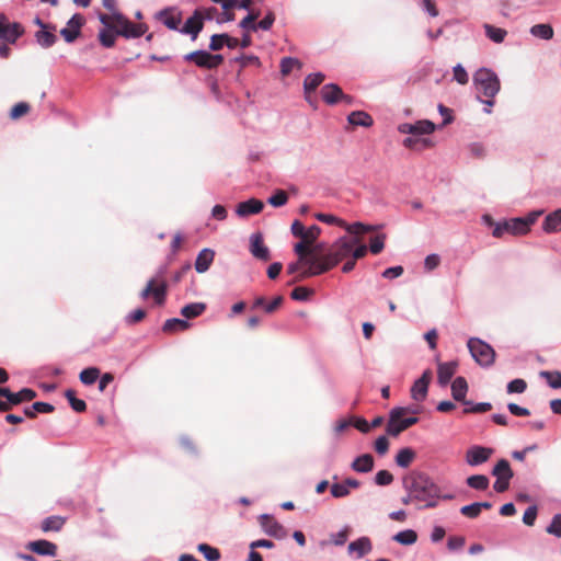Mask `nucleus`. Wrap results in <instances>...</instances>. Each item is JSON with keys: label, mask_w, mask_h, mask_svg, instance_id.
I'll return each mask as SVG.
<instances>
[{"label": "nucleus", "mask_w": 561, "mask_h": 561, "mask_svg": "<svg viewBox=\"0 0 561 561\" xmlns=\"http://www.w3.org/2000/svg\"><path fill=\"white\" fill-rule=\"evenodd\" d=\"M36 392L30 388H23L19 392H12L9 390L8 399L4 403L8 405V411L12 409L13 405H18L22 402L32 401L36 398Z\"/></svg>", "instance_id": "21"}, {"label": "nucleus", "mask_w": 561, "mask_h": 561, "mask_svg": "<svg viewBox=\"0 0 561 561\" xmlns=\"http://www.w3.org/2000/svg\"><path fill=\"white\" fill-rule=\"evenodd\" d=\"M264 204L256 198H250L237 205L236 213L239 217H248L262 211Z\"/></svg>", "instance_id": "22"}, {"label": "nucleus", "mask_w": 561, "mask_h": 561, "mask_svg": "<svg viewBox=\"0 0 561 561\" xmlns=\"http://www.w3.org/2000/svg\"><path fill=\"white\" fill-rule=\"evenodd\" d=\"M288 201V195L283 190H277L268 199V204L273 207H282L284 206Z\"/></svg>", "instance_id": "54"}, {"label": "nucleus", "mask_w": 561, "mask_h": 561, "mask_svg": "<svg viewBox=\"0 0 561 561\" xmlns=\"http://www.w3.org/2000/svg\"><path fill=\"white\" fill-rule=\"evenodd\" d=\"M157 19L169 30L179 31L182 22V13L175 8L164 9L157 14Z\"/></svg>", "instance_id": "16"}, {"label": "nucleus", "mask_w": 561, "mask_h": 561, "mask_svg": "<svg viewBox=\"0 0 561 561\" xmlns=\"http://www.w3.org/2000/svg\"><path fill=\"white\" fill-rule=\"evenodd\" d=\"M546 530L550 535L561 537V514L553 516L551 524L547 527Z\"/></svg>", "instance_id": "62"}, {"label": "nucleus", "mask_w": 561, "mask_h": 561, "mask_svg": "<svg viewBox=\"0 0 561 561\" xmlns=\"http://www.w3.org/2000/svg\"><path fill=\"white\" fill-rule=\"evenodd\" d=\"M540 376L546 379L548 385L553 389L561 388V371H541Z\"/></svg>", "instance_id": "51"}, {"label": "nucleus", "mask_w": 561, "mask_h": 561, "mask_svg": "<svg viewBox=\"0 0 561 561\" xmlns=\"http://www.w3.org/2000/svg\"><path fill=\"white\" fill-rule=\"evenodd\" d=\"M312 244L301 239L300 242L296 243L294 247V251L298 255L300 261L307 262L311 257L312 250L310 249Z\"/></svg>", "instance_id": "45"}, {"label": "nucleus", "mask_w": 561, "mask_h": 561, "mask_svg": "<svg viewBox=\"0 0 561 561\" xmlns=\"http://www.w3.org/2000/svg\"><path fill=\"white\" fill-rule=\"evenodd\" d=\"M260 520H261V526L263 527L264 531L267 535L273 536L278 539L286 537L287 531L284 528V526L280 525L277 520H275L272 516L262 515L260 517Z\"/></svg>", "instance_id": "18"}, {"label": "nucleus", "mask_w": 561, "mask_h": 561, "mask_svg": "<svg viewBox=\"0 0 561 561\" xmlns=\"http://www.w3.org/2000/svg\"><path fill=\"white\" fill-rule=\"evenodd\" d=\"M23 34L24 27L22 24L18 22L10 23L8 18L0 13V39L14 44Z\"/></svg>", "instance_id": "9"}, {"label": "nucleus", "mask_w": 561, "mask_h": 561, "mask_svg": "<svg viewBox=\"0 0 561 561\" xmlns=\"http://www.w3.org/2000/svg\"><path fill=\"white\" fill-rule=\"evenodd\" d=\"M35 38L38 45L43 48H48L53 46L57 41V36L54 34V31L51 28H44L37 31L35 33Z\"/></svg>", "instance_id": "34"}, {"label": "nucleus", "mask_w": 561, "mask_h": 561, "mask_svg": "<svg viewBox=\"0 0 561 561\" xmlns=\"http://www.w3.org/2000/svg\"><path fill=\"white\" fill-rule=\"evenodd\" d=\"M31 111V106L26 102H19L12 106L10 111V118L16 121L25 115H27Z\"/></svg>", "instance_id": "49"}, {"label": "nucleus", "mask_w": 561, "mask_h": 561, "mask_svg": "<svg viewBox=\"0 0 561 561\" xmlns=\"http://www.w3.org/2000/svg\"><path fill=\"white\" fill-rule=\"evenodd\" d=\"M460 513L468 518H477L480 515L481 511H480L478 503L476 502V503L462 506L460 508Z\"/></svg>", "instance_id": "61"}, {"label": "nucleus", "mask_w": 561, "mask_h": 561, "mask_svg": "<svg viewBox=\"0 0 561 561\" xmlns=\"http://www.w3.org/2000/svg\"><path fill=\"white\" fill-rule=\"evenodd\" d=\"M314 217L321 221V222H324V224H328V225H336V226H345V221L334 215H331V214H323V213H318L314 215Z\"/></svg>", "instance_id": "56"}, {"label": "nucleus", "mask_w": 561, "mask_h": 561, "mask_svg": "<svg viewBox=\"0 0 561 561\" xmlns=\"http://www.w3.org/2000/svg\"><path fill=\"white\" fill-rule=\"evenodd\" d=\"M415 457V451L410 447H405L398 451L396 456V463L401 468H408L413 462Z\"/></svg>", "instance_id": "35"}, {"label": "nucleus", "mask_w": 561, "mask_h": 561, "mask_svg": "<svg viewBox=\"0 0 561 561\" xmlns=\"http://www.w3.org/2000/svg\"><path fill=\"white\" fill-rule=\"evenodd\" d=\"M99 377H100V369L96 367L85 368L79 375L80 381L87 386L93 385L98 380Z\"/></svg>", "instance_id": "44"}, {"label": "nucleus", "mask_w": 561, "mask_h": 561, "mask_svg": "<svg viewBox=\"0 0 561 561\" xmlns=\"http://www.w3.org/2000/svg\"><path fill=\"white\" fill-rule=\"evenodd\" d=\"M434 130H435L434 123H432L431 121H427V119L417 121L414 124L405 123V124H401L399 126V131L400 133H402V134H410V135H413V136L430 135Z\"/></svg>", "instance_id": "15"}, {"label": "nucleus", "mask_w": 561, "mask_h": 561, "mask_svg": "<svg viewBox=\"0 0 561 561\" xmlns=\"http://www.w3.org/2000/svg\"><path fill=\"white\" fill-rule=\"evenodd\" d=\"M467 484L474 490L485 491L489 488L490 480L484 474H473L467 478Z\"/></svg>", "instance_id": "42"}, {"label": "nucleus", "mask_w": 561, "mask_h": 561, "mask_svg": "<svg viewBox=\"0 0 561 561\" xmlns=\"http://www.w3.org/2000/svg\"><path fill=\"white\" fill-rule=\"evenodd\" d=\"M483 28L485 31V35L488 36V38L496 44L503 43L507 35L506 30L493 26L488 23L483 25Z\"/></svg>", "instance_id": "39"}, {"label": "nucleus", "mask_w": 561, "mask_h": 561, "mask_svg": "<svg viewBox=\"0 0 561 561\" xmlns=\"http://www.w3.org/2000/svg\"><path fill=\"white\" fill-rule=\"evenodd\" d=\"M283 301V296L275 297L271 302H266L264 297H256L253 301L252 308H263L266 313L271 314L282 306Z\"/></svg>", "instance_id": "27"}, {"label": "nucleus", "mask_w": 561, "mask_h": 561, "mask_svg": "<svg viewBox=\"0 0 561 561\" xmlns=\"http://www.w3.org/2000/svg\"><path fill=\"white\" fill-rule=\"evenodd\" d=\"M321 96L323 101L329 105L336 104L340 101H343L347 104L352 103V96L344 94L342 89L334 83L323 85L321 89Z\"/></svg>", "instance_id": "11"}, {"label": "nucleus", "mask_w": 561, "mask_h": 561, "mask_svg": "<svg viewBox=\"0 0 561 561\" xmlns=\"http://www.w3.org/2000/svg\"><path fill=\"white\" fill-rule=\"evenodd\" d=\"M530 34L535 37L549 41L553 37V27L550 24H535L530 27Z\"/></svg>", "instance_id": "36"}, {"label": "nucleus", "mask_w": 561, "mask_h": 561, "mask_svg": "<svg viewBox=\"0 0 561 561\" xmlns=\"http://www.w3.org/2000/svg\"><path fill=\"white\" fill-rule=\"evenodd\" d=\"M527 388V382L524 379L517 378L507 383L508 393H523Z\"/></svg>", "instance_id": "58"}, {"label": "nucleus", "mask_w": 561, "mask_h": 561, "mask_svg": "<svg viewBox=\"0 0 561 561\" xmlns=\"http://www.w3.org/2000/svg\"><path fill=\"white\" fill-rule=\"evenodd\" d=\"M301 67L302 64L297 58L284 57L280 60V72L283 76H288L294 68L300 69Z\"/></svg>", "instance_id": "47"}, {"label": "nucleus", "mask_w": 561, "mask_h": 561, "mask_svg": "<svg viewBox=\"0 0 561 561\" xmlns=\"http://www.w3.org/2000/svg\"><path fill=\"white\" fill-rule=\"evenodd\" d=\"M342 227L345 228L348 232L354 233V234H360V233L370 232V231L375 230V227L364 225L362 222H354L352 225H348L345 222V226H342Z\"/></svg>", "instance_id": "55"}, {"label": "nucleus", "mask_w": 561, "mask_h": 561, "mask_svg": "<svg viewBox=\"0 0 561 561\" xmlns=\"http://www.w3.org/2000/svg\"><path fill=\"white\" fill-rule=\"evenodd\" d=\"M431 379V370H425L423 375L413 383L411 388V397L415 401H423L426 398Z\"/></svg>", "instance_id": "17"}, {"label": "nucleus", "mask_w": 561, "mask_h": 561, "mask_svg": "<svg viewBox=\"0 0 561 561\" xmlns=\"http://www.w3.org/2000/svg\"><path fill=\"white\" fill-rule=\"evenodd\" d=\"M307 268H305L300 274H298L289 284H294L300 282L305 278L317 276L323 274L333 268V265L329 262L325 255L321 257L311 256L306 262Z\"/></svg>", "instance_id": "7"}, {"label": "nucleus", "mask_w": 561, "mask_h": 561, "mask_svg": "<svg viewBox=\"0 0 561 561\" xmlns=\"http://www.w3.org/2000/svg\"><path fill=\"white\" fill-rule=\"evenodd\" d=\"M371 542L370 539L367 537H362L355 541H352L348 545V551L350 552H356L358 558H362L366 553H368L371 550Z\"/></svg>", "instance_id": "32"}, {"label": "nucleus", "mask_w": 561, "mask_h": 561, "mask_svg": "<svg viewBox=\"0 0 561 561\" xmlns=\"http://www.w3.org/2000/svg\"><path fill=\"white\" fill-rule=\"evenodd\" d=\"M321 233V228L317 225H313L309 227L308 229H305V236L304 240L309 242L310 244H313L316 240L319 238Z\"/></svg>", "instance_id": "63"}, {"label": "nucleus", "mask_w": 561, "mask_h": 561, "mask_svg": "<svg viewBox=\"0 0 561 561\" xmlns=\"http://www.w3.org/2000/svg\"><path fill=\"white\" fill-rule=\"evenodd\" d=\"M360 482L354 478H346L341 483H333L330 488L331 494L335 499H342L350 495L352 489H358Z\"/></svg>", "instance_id": "19"}, {"label": "nucleus", "mask_w": 561, "mask_h": 561, "mask_svg": "<svg viewBox=\"0 0 561 561\" xmlns=\"http://www.w3.org/2000/svg\"><path fill=\"white\" fill-rule=\"evenodd\" d=\"M206 310L204 302H192L181 309V314L186 319L199 317Z\"/></svg>", "instance_id": "37"}, {"label": "nucleus", "mask_w": 561, "mask_h": 561, "mask_svg": "<svg viewBox=\"0 0 561 561\" xmlns=\"http://www.w3.org/2000/svg\"><path fill=\"white\" fill-rule=\"evenodd\" d=\"M249 250L250 253L260 261L267 262L271 260V251L265 245L263 234L261 232L251 234Z\"/></svg>", "instance_id": "12"}, {"label": "nucleus", "mask_w": 561, "mask_h": 561, "mask_svg": "<svg viewBox=\"0 0 561 561\" xmlns=\"http://www.w3.org/2000/svg\"><path fill=\"white\" fill-rule=\"evenodd\" d=\"M26 548L31 550L34 553H37L39 556H49V557H56L58 547L56 543L39 539L35 541H31L27 543Z\"/></svg>", "instance_id": "20"}, {"label": "nucleus", "mask_w": 561, "mask_h": 561, "mask_svg": "<svg viewBox=\"0 0 561 561\" xmlns=\"http://www.w3.org/2000/svg\"><path fill=\"white\" fill-rule=\"evenodd\" d=\"M198 551L203 553L207 561H218L220 559V552L217 548H214L207 543H201L197 547Z\"/></svg>", "instance_id": "50"}, {"label": "nucleus", "mask_w": 561, "mask_h": 561, "mask_svg": "<svg viewBox=\"0 0 561 561\" xmlns=\"http://www.w3.org/2000/svg\"><path fill=\"white\" fill-rule=\"evenodd\" d=\"M511 234L524 236L527 233V224L522 220V217L510 219Z\"/></svg>", "instance_id": "52"}, {"label": "nucleus", "mask_w": 561, "mask_h": 561, "mask_svg": "<svg viewBox=\"0 0 561 561\" xmlns=\"http://www.w3.org/2000/svg\"><path fill=\"white\" fill-rule=\"evenodd\" d=\"M324 75L321 72L308 75L304 81L305 94L309 99V93H313L317 88L324 81Z\"/></svg>", "instance_id": "33"}, {"label": "nucleus", "mask_w": 561, "mask_h": 561, "mask_svg": "<svg viewBox=\"0 0 561 561\" xmlns=\"http://www.w3.org/2000/svg\"><path fill=\"white\" fill-rule=\"evenodd\" d=\"M351 467L356 472H369L374 468V458L370 454H364L355 458Z\"/></svg>", "instance_id": "30"}, {"label": "nucleus", "mask_w": 561, "mask_h": 561, "mask_svg": "<svg viewBox=\"0 0 561 561\" xmlns=\"http://www.w3.org/2000/svg\"><path fill=\"white\" fill-rule=\"evenodd\" d=\"M203 27L204 23L202 22L201 16L196 11H194L193 15L188 18L184 25L180 28V32L191 35L192 39H196Z\"/></svg>", "instance_id": "24"}, {"label": "nucleus", "mask_w": 561, "mask_h": 561, "mask_svg": "<svg viewBox=\"0 0 561 561\" xmlns=\"http://www.w3.org/2000/svg\"><path fill=\"white\" fill-rule=\"evenodd\" d=\"M118 34L116 33L115 22H112L111 26H104L99 33V41L102 46L106 48H111L115 45L116 37Z\"/></svg>", "instance_id": "28"}, {"label": "nucleus", "mask_w": 561, "mask_h": 561, "mask_svg": "<svg viewBox=\"0 0 561 561\" xmlns=\"http://www.w3.org/2000/svg\"><path fill=\"white\" fill-rule=\"evenodd\" d=\"M492 454H493L492 448L476 445V446L470 447L466 451L465 459L469 466L476 467V466L486 462L490 459V457L492 456Z\"/></svg>", "instance_id": "14"}, {"label": "nucleus", "mask_w": 561, "mask_h": 561, "mask_svg": "<svg viewBox=\"0 0 561 561\" xmlns=\"http://www.w3.org/2000/svg\"><path fill=\"white\" fill-rule=\"evenodd\" d=\"M385 234H378L370 240L369 250L373 254L380 253L385 248Z\"/></svg>", "instance_id": "59"}, {"label": "nucleus", "mask_w": 561, "mask_h": 561, "mask_svg": "<svg viewBox=\"0 0 561 561\" xmlns=\"http://www.w3.org/2000/svg\"><path fill=\"white\" fill-rule=\"evenodd\" d=\"M542 229L548 233L561 231V209L551 213L545 218Z\"/></svg>", "instance_id": "29"}, {"label": "nucleus", "mask_w": 561, "mask_h": 561, "mask_svg": "<svg viewBox=\"0 0 561 561\" xmlns=\"http://www.w3.org/2000/svg\"><path fill=\"white\" fill-rule=\"evenodd\" d=\"M403 145L410 149H422L432 147L433 142L427 138H419L412 135L411 137H408L403 140Z\"/></svg>", "instance_id": "43"}, {"label": "nucleus", "mask_w": 561, "mask_h": 561, "mask_svg": "<svg viewBox=\"0 0 561 561\" xmlns=\"http://www.w3.org/2000/svg\"><path fill=\"white\" fill-rule=\"evenodd\" d=\"M347 121L353 126L370 127L374 124L373 117L363 111H354L347 116Z\"/></svg>", "instance_id": "31"}, {"label": "nucleus", "mask_w": 561, "mask_h": 561, "mask_svg": "<svg viewBox=\"0 0 561 561\" xmlns=\"http://www.w3.org/2000/svg\"><path fill=\"white\" fill-rule=\"evenodd\" d=\"M312 295H313V290L308 287H304V286L295 287L293 289V291L290 293L291 299L298 300V301L308 300Z\"/></svg>", "instance_id": "53"}, {"label": "nucleus", "mask_w": 561, "mask_h": 561, "mask_svg": "<svg viewBox=\"0 0 561 561\" xmlns=\"http://www.w3.org/2000/svg\"><path fill=\"white\" fill-rule=\"evenodd\" d=\"M99 20L104 26H111L112 22H115L116 33L125 38H138L148 31L145 23H133L121 13H100Z\"/></svg>", "instance_id": "3"}, {"label": "nucleus", "mask_w": 561, "mask_h": 561, "mask_svg": "<svg viewBox=\"0 0 561 561\" xmlns=\"http://www.w3.org/2000/svg\"><path fill=\"white\" fill-rule=\"evenodd\" d=\"M403 486L407 492L413 493L417 502H424V507L433 508L437 506V501L451 500V494L442 495L440 488L423 472H412L403 479Z\"/></svg>", "instance_id": "1"}, {"label": "nucleus", "mask_w": 561, "mask_h": 561, "mask_svg": "<svg viewBox=\"0 0 561 561\" xmlns=\"http://www.w3.org/2000/svg\"><path fill=\"white\" fill-rule=\"evenodd\" d=\"M492 474L496 477V479H512L514 476L510 462L506 459L497 461L492 470Z\"/></svg>", "instance_id": "38"}, {"label": "nucleus", "mask_w": 561, "mask_h": 561, "mask_svg": "<svg viewBox=\"0 0 561 561\" xmlns=\"http://www.w3.org/2000/svg\"><path fill=\"white\" fill-rule=\"evenodd\" d=\"M358 243V239L350 240L347 238H340L336 242H334L325 257L329 262L334 266H336L341 261L348 257L353 248Z\"/></svg>", "instance_id": "6"}, {"label": "nucleus", "mask_w": 561, "mask_h": 561, "mask_svg": "<svg viewBox=\"0 0 561 561\" xmlns=\"http://www.w3.org/2000/svg\"><path fill=\"white\" fill-rule=\"evenodd\" d=\"M468 391V383L463 377H457L451 383V394L456 401L461 402L465 405H470L471 402L466 400Z\"/></svg>", "instance_id": "25"}, {"label": "nucleus", "mask_w": 561, "mask_h": 561, "mask_svg": "<svg viewBox=\"0 0 561 561\" xmlns=\"http://www.w3.org/2000/svg\"><path fill=\"white\" fill-rule=\"evenodd\" d=\"M453 72H454V79L459 84L463 85V84L468 83V81H469L468 73H467V71L465 70V68L461 65L455 66L454 69H453Z\"/></svg>", "instance_id": "64"}, {"label": "nucleus", "mask_w": 561, "mask_h": 561, "mask_svg": "<svg viewBox=\"0 0 561 561\" xmlns=\"http://www.w3.org/2000/svg\"><path fill=\"white\" fill-rule=\"evenodd\" d=\"M215 252L210 249L202 250L195 261V270L197 273H205L211 265Z\"/></svg>", "instance_id": "26"}, {"label": "nucleus", "mask_w": 561, "mask_h": 561, "mask_svg": "<svg viewBox=\"0 0 561 561\" xmlns=\"http://www.w3.org/2000/svg\"><path fill=\"white\" fill-rule=\"evenodd\" d=\"M458 363L456 360L439 363L437 367V380L440 386H446L456 374Z\"/></svg>", "instance_id": "23"}, {"label": "nucleus", "mask_w": 561, "mask_h": 561, "mask_svg": "<svg viewBox=\"0 0 561 561\" xmlns=\"http://www.w3.org/2000/svg\"><path fill=\"white\" fill-rule=\"evenodd\" d=\"M472 81L478 100L486 105L484 112L490 114L491 107L494 105V98L501 89L497 75L491 69L480 68L474 72Z\"/></svg>", "instance_id": "2"}, {"label": "nucleus", "mask_w": 561, "mask_h": 561, "mask_svg": "<svg viewBox=\"0 0 561 561\" xmlns=\"http://www.w3.org/2000/svg\"><path fill=\"white\" fill-rule=\"evenodd\" d=\"M65 525V518L61 516H49L42 522V530L47 531H59Z\"/></svg>", "instance_id": "41"}, {"label": "nucleus", "mask_w": 561, "mask_h": 561, "mask_svg": "<svg viewBox=\"0 0 561 561\" xmlns=\"http://www.w3.org/2000/svg\"><path fill=\"white\" fill-rule=\"evenodd\" d=\"M165 274L167 267H161L157 271L154 276L148 280L147 286L142 289L140 294L142 299L152 296L157 305L161 306L164 304L168 291Z\"/></svg>", "instance_id": "4"}, {"label": "nucleus", "mask_w": 561, "mask_h": 561, "mask_svg": "<svg viewBox=\"0 0 561 561\" xmlns=\"http://www.w3.org/2000/svg\"><path fill=\"white\" fill-rule=\"evenodd\" d=\"M65 396L68 399L70 407L76 412L81 413V412H84L87 410L85 402L83 400H81V399H78L76 397V392L73 390H71V389L67 390Z\"/></svg>", "instance_id": "48"}, {"label": "nucleus", "mask_w": 561, "mask_h": 561, "mask_svg": "<svg viewBox=\"0 0 561 561\" xmlns=\"http://www.w3.org/2000/svg\"><path fill=\"white\" fill-rule=\"evenodd\" d=\"M408 412L405 408H394L391 410L386 432L390 436H398L400 433L407 430L403 423V415Z\"/></svg>", "instance_id": "13"}, {"label": "nucleus", "mask_w": 561, "mask_h": 561, "mask_svg": "<svg viewBox=\"0 0 561 561\" xmlns=\"http://www.w3.org/2000/svg\"><path fill=\"white\" fill-rule=\"evenodd\" d=\"M186 61L194 62L203 69H216L224 62L221 55H213L206 50H195L184 56Z\"/></svg>", "instance_id": "8"}, {"label": "nucleus", "mask_w": 561, "mask_h": 561, "mask_svg": "<svg viewBox=\"0 0 561 561\" xmlns=\"http://www.w3.org/2000/svg\"><path fill=\"white\" fill-rule=\"evenodd\" d=\"M190 328V323L186 320L172 318L164 322L162 331L165 333H174L178 331H185Z\"/></svg>", "instance_id": "40"}, {"label": "nucleus", "mask_w": 561, "mask_h": 561, "mask_svg": "<svg viewBox=\"0 0 561 561\" xmlns=\"http://www.w3.org/2000/svg\"><path fill=\"white\" fill-rule=\"evenodd\" d=\"M393 481V476L388 470H380L375 476V482L378 485L386 486L391 484Z\"/></svg>", "instance_id": "60"}, {"label": "nucleus", "mask_w": 561, "mask_h": 561, "mask_svg": "<svg viewBox=\"0 0 561 561\" xmlns=\"http://www.w3.org/2000/svg\"><path fill=\"white\" fill-rule=\"evenodd\" d=\"M84 23V16L80 13H76L68 21L67 26L60 30V35L67 43H72L80 36L81 27Z\"/></svg>", "instance_id": "10"}, {"label": "nucleus", "mask_w": 561, "mask_h": 561, "mask_svg": "<svg viewBox=\"0 0 561 561\" xmlns=\"http://www.w3.org/2000/svg\"><path fill=\"white\" fill-rule=\"evenodd\" d=\"M260 16V12H251L245 18L241 20L239 23L240 27L251 31L257 30V24H254V21Z\"/></svg>", "instance_id": "57"}, {"label": "nucleus", "mask_w": 561, "mask_h": 561, "mask_svg": "<svg viewBox=\"0 0 561 561\" xmlns=\"http://www.w3.org/2000/svg\"><path fill=\"white\" fill-rule=\"evenodd\" d=\"M468 348L473 359L482 367H490L495 360L493 347L478 337L469 339Z\"/></svg>", "instance_id": "5"}, {"label": "nucleus", "mask_w": 561, "mask_h": 561, "mask_svg": "<svg viewBox=\"0 0 561 561\" xmlns=\"http://www.w3.org/2000/svg\"><path fill=\"white\" fill-rule=\"evenodd\" d=\"M393 539L404 546L413 545L417 540V535L412 529H407L394 535Z\"/></svg>", "instance_id": "46"}]
</instances>
